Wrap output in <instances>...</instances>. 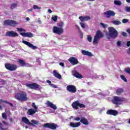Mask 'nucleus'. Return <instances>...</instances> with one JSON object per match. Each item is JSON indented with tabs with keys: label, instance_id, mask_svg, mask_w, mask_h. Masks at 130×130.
Returning <instances> with one entry per match:
<instances>
[{
	"label": "nucleus",
	"instance_id": "69168bd1",
	"mask_svg": "<svg viewBox=\"0 0 130 130\" xmlns=\"http://www.w3.org/2000/svg\"><path fill=\"white\" fill-rule=\"evenodd\" d=\"M9 119H10V121L11 122H13L14 121V120H13V118H10Z\"/></svg>",
	"mask_w": 130,
	"mask_h": 130
},
{
	"label": "nucleus",
	"instance_id": "bb28decb",
	"mask_svg": "<svg viewBox=\"0 0 130 130\" xmlns=\"http://www.w3.org/2000/svg\"><path fill=\"white\" fill-rule=\"evenodd\" d=\"M39 124V122L36 120H31L30 123L29 124L30 125H32V126H35V125H38Z\"/></svg>",
	"mask_w": 130,
	"mask_h": 130
},
{
	"label": "nucleus",
	"instance_id": "49530a36",
	"mask_svg": "<svg viewBox=\"0 0 130 130\" xmlns=\"http://www.w3.org/2000/svg\"><path fill=\"white\" fill-rule=\"evenodd\" d=\"M2 117L4 119H7V114L5 113H2Z\"/></svg>",
	"mask_w": 130,
	"mask_h": 130
},
{
	"label": "nucleus",
	"instance_id": "680f3d73",
	"mask_svg": "<svg viewBox=\"0 0 130 130\" xmlns=\"http://www.w3.org/2000/svg\"><path fill=\"white\" fill-rule=\"evenodd\" d=\"M27 11L28 12H32V11H33V9L31 8L30 9L27 10Z\"/></svg>",
	"mask_w": 130,
	"mask_h": 130
},
{
	"label": "nucleus",
	"instance_id": "2eb2a0df",
	"mask_svg": "<svg viewBox=\"0 0 130 130\" xmlns=\"http://www.w3.org/2000/svg\"><path fill=\"white\" fill-rule=\"evenodd\" d=\"M26 86L30 89H34L35 90H36V89H38V88H39V86L36 83L27 84H26Z\"/></svg>",
	"mask_w": 130,
	"mask_h": 130
},
{
	"label": "nucleus",
	"instance_id": "2f4dec72",
	"mask_svg": "<svg viewBox=\"0 0 130 130\" xmlns=\"http://www.w3.org/2000/svg\"><path fill=\"white\" fill-rule=\"evenodd\" d=\"M114 3L116 6H120V5H121V4H122L121 1H120L119 0H115L114 1Z\"/></svg>",
	"mask_w": 130,
	"mask_h": 130
},
{
	"label": "nucleus",
	"instance_id": "c9c22d12",
	"mask_svg": "<svg viewBox=\"0 0 130 130\" xmlns=\"http://www.w3.org/2000/svg\"><path fill=\"white\" fill-rule=\"evenodd\" d=\"M100 26L101 27H102V28H107L108 26L107 24H104L103 22L100 23Z\"/></svg>",
	"mask_w": 130,
	"mask_h": 130
},
{
	"label": "nucleus",
	"instance_id": "c756f323",
	"mask_svg": "<svg viewBox=\"0 0 130 130\" xmlns=\"http://www.w3.org/2000/svg\"><path fill=\"white\" fill-rule=\"evenodd\" d=\"M123 92V89L122 88H118L116 90V93L118 95H120Z\"/></svg>",
	"mask_w": 130,
	"mask_h": 130
},
{
	"label": "nucleus",
	"instance_id": "393cba45",
	"mask_svg": "<svg viewBox=\"0 0 130 130\" xmlns=\"http://www.w3.org/2000/svg\"><path fill=\"white\" fill-rule=\"evenodd\" d=\"M22 121L25 123V124H30V122L29 121V119L27 118L26 117H22Z\"/></svg>",
	"mask_w": 130,
	"mask_h": 130
},
{
	"label": "nucleus",
	"instance_id": "3c124183",
	"mask_svg": "<svg viewBox=\"0 0 130 130\" xmlns=\"http://www.w3.org/2000/svg\"><path fill=\"white\" fill-rule=\"evenodd\" d=\"M80 24L81 25L82 28H83V29L85 28H86V26H85V24L80 22Z\"/></svg>",
	"mask_w": 130,
	"mask_h": 130
},
{
	"label": "nucleus",
	"instance_id": "58836bf2",
	"mask_svg": "<svg viewBox=\"0 0 130 130\" xmlns=\"http://www.w3.org/2000/svg\"><path fill=\"white\" fill-rule=\"evenodd\" d=\"M57 16H54L53 15L52 16V20H53V21H54V22H56V21H57Z\"/></svg>",
	"mask_w": 130,
	"mask_h": 130
},
{
	"label": "nucleus",
	"instance_id": "39448f33",
	"mask_svg": "<svg viewBox=\"0 0 130 130\" xmlns=\"http://www.w3.org/2000/svg\"><path fill=\"white\" fill-rule=\"evenodd\" d=\"M19 23H18L17 21L15 20H6L4 21L3 25L4 26H16V25H18Z\"/></svg>",
	"mask_w": 130,
	"mask_h": 130
},
{
	"label": "nucleus",
	"instance_id": "0eeeda50",
	"mask_svg": "<svg viewBox=\"0 0 130 130\" xmlns=\"http://www.w3.org/2000/svg\"><path fill=\"white\" fill-rule=\"evenodd\" d=\"M125 101V99L123 98L114 96L113 100V103H114V104H121V102Z\"/></svg>",
	"mask_w": 130,
	"mask_h": 130
},
{
	"label": "nucleus",
	"instance_id": "338daca9",
	"mask_svg": "<svg viewBox=\"0 0 130 130\" xmlns=\"http://www.w3.org/2000/svg\"><path fill=\"white\" fill-rule=\"evenodd\" d=\"M127 33H128V34H129V35H130V29H127Z\"/></svg>",
	"mask_w": 130,
	"mask_h": 130
},
{
	"label": "nucleus",
	"instance_id": "4c0bfd02",
	"mask_svg": "<svg viewBox=\"0 0 130 130\" xmlns=\"http://www.w3.org/2000/svg\"><path fill=\"white\" fill-rule=\"evenodd\" d=\"M58 26L59 27V28H62V27H63V25H64V23H63V22H60L58 23Z\"/></svg>",
	"mask_w": 130,
	"mask_h": 130
},
{
	"label": "nucleus",
	"instance_id": "4468645a",
	"mask_svg": "<svg viewBox=\"0 0 130 130\" xmlns=\"http://www.w3.org/2000/svg\"><path fill=\"white\" fill-rule=\"evenodd\" d=\"M6 36H9V37H18L19 35H18V33L16 32V31H7L6 32Z\"/></svg>",
	"mask_w": 130,
	"mask_h": 130
},
{
	"label": "nucleus",
	"instance_id": "09e8293b",
	"mask_svg": "<svg viewBox=\"0 0 130 130\" xmlns=\"http://www.w3.org/2000/svg\"><path fill=\"white\" fill-rule=\"evenodd\" d=\"M125 72L130 75V68H127L125 70Z\"/></svg>",
	"mask_w": 130,
	"mask_h": 130
},
{
	"label": "nucleus",
	"instance_id": "e433bc0d",
	"mask_svg": "<svg viewBox=\"0 0 130 130\" xmlns=\"http://www.w3.org/2000/svg\"><path fill=\"white\" fill-rule=\"evenodd\" d=\"M32 8L34 10H41V7L37 6V5H34Z\"/></svg>",
	"mask_w": 130,
	"mask_h": 130
},
{
	"label": "nucleus",
	"instance_id": "473e14b6",
	"mask_svg": "<svg viewBox=\"0 0 130 130\" xmlns=\"http://www.w3.org/2000/svg\"><path fill=\"white\" fill-rule=\"evenodd\" d=\"M92 36L90 35L87 36V40L88 42H92Z\"/></svg>",
	"mask_w": 130,
	"mask_h": 130
},
{
	"label": "nucleus",
	"instance_id": "e2e57ef3",
	"mask_svg": "<svg viewBox=\"0 0 130 130\" xmlns=\"http://www.w3.org/2000/svg\"><path fill=\"white\" fill-rule=\"evenodd\" d=\"M38 22L39 24H41V20H40V19H38Z\"/></svg>",
	"mask_w": 130,
	"mask_h": 130
},
{
	"label": "nucleus",
	"instance_id": "f3484780",
	"mask_svg": "<svg viewBox=\"0 0 130 130\" xmlns=\"http://www.w3.org/2000/svg\"><path fill=\"white\" fill-rule=\"evenodd\" d=\"M46 105L50 108H52L54 110H56L57 109V107L56 105L53 104L52 103L50 102V101H47L46 103Z\"/></svg>",
	"mask_w": 130,
	"mask_h": 130
},
{
	"label": "nucleus",
	"instance_id": "0e129e2a",
	"mask_svg": "<svg viewBox=\"0 0 130 130\" xmlns=\"http://www.w3.org/2000/svg\"><path fill=\"white\" fill-rule=\"evenodd\" d=\"M47 83H48V84H50H50H51V81H50V80H47Z\"/></svg>",
	"mask_w": 130,
	"mask_h": 130
},
{
	"label": "nucleus",
	"instance_id": "72a5a7b5",
	"mask_svg": "<svg viewBox=\"0 0 130 130\" xmlns=\"http://www.w3.org/2000/svg\"><path fill=\"white\" fill-rule=\"evenodd\" d=\"M113 24H114V25H120L121 24V22L118 20H114L112 21Z\"/></svg>",
	"mask_w": 130,
	"mask_h": 130
},
{
	"label": "nucleus",
	"instance_id": "13d9d810",
	"mask_svg": "<svg viewBox=\"0 0 130 130\" xmlns=\"http://www.w3.org/2000/svg\"><path fill=\"white\" fill-rule=\"evenodd\" d=\"M59 66H60L61 67H62L63 68L64 67V63H63V62H60Z\"/></svg>",
	"mask_w": 130,
	"mask_h": 130
},
{
	"label": "nucleus",
	"instance_id": "aec40b11",
	"mask_svg": "<svg viewBox=\"0 0 130 130\" xmlns=\"http://www.w3.org/2000/svg\"><path fill=\"white\" fill-rule=\"evenodd\" d=\"M107 114H110L111 115H117L118 114V112H117V111L114 110H108L107 112Z\"/></svg>",
	"mask_w": 130,
	"mask_h": 130
},
{
	"label": "nucleus",
	"instance_id": "412c9836",
	"mask_svg": "<svg viewBox=\"0 0 130 130\" xmlns=\"http://www.w3.org/2000/svg\"><path fill=\"white\" fill-rule=\"evenodd\" d=\"M80 121L82 122V123L85 124V125H88L89 124V121H88V120L84 117H81Z\"/></svg>",
	"mask_w": 130,
	"mask_h": 130
},
{
	"label": "nucleus",
	"instance_id": "6ab92c4d",
	"mask_svg": "<svg viewBox=\"0 0 130 130\" xmlns=\"http://www.w3.org/2000/svg\"><path fill=\"white\" fill-rule=\"evenodd\" d=\"M79 19L81 21V22H85V21H88V20H90L91 18L89 16H80Z\"/></svg>",
	"mask_w": 130,
	"mask_h": 130
},
{
	"label": "nucleus",
	"instance_id": "37998d69",
	"mask_svg": "<svg viewBox=\"0 0 130 130\" xmlns=\"http://www.w3.org/2000/svg\"><path fill=\"white\" fill-rule=\"evenodd\" d=\"M122 41H118L116 43L117 44V46H118V47H120V46H121V43H122Z\"/></svg>",
	"mask_w": 130,
	"mask_h": 130
},
{
	"label": "nucleus",
	"instance_id": "423d86ee",
	"mask_svg": "<svg viewBox=\"0 0 130 130\" xmlns=\"http://www.w3.org/2000/svg\"><path fill=\"white\" fill-rule=\"evenodd\" d=\"M72 107L74 109H79V107L80 108H85L86 106L83 104H80L79 101H76L73 103Z\"/></svg>",
	"mask_w": 130,
	"mask_h": 130
},
{
	"label": "nucleus",
	"instance_id": "a19ab883",
	"mask_svg": "<svg viewBox=\"0 0 130 130\" xmlns=\"http://www.w3.org/2000/svg\"><path fill=\"white\" fill-rule=\"evenodd\" d=\"M17 31L18 32H26V30L22 28H17Z\"/></svg>",
	"mask_w": 130,
	"mask_h": 130
},
{
	"label": "nucleus",
	"instance_id": "4be33fe9",
	"mask_svg": "<svg viewBox=\"0 0 130 130\" xmlns=\"http://www.w3.org/2000/svg\"><path fill=\"white\" fill-rule=\"evenodd\" d=\"M53 75L54 76V77H55V78H57V79H61V75H60L58 72L56 70H54L53 71Z\"/></svg>",
	"mask_w": 130,
	"mask_h": 130
},
{
	"label": "nucleus",
	"instance_id": "cd10ccee",
	"mask_svg": "<svg viewBox=\"0 0 130 130\" xmlns=\"http://www.w3.org/2000/svg\"><path fill=\"white\" fill-rule=\"evenodd\" d=\"M0 103L1 104H6V103H7L8 104H9V105H10V106H11V107H14V105L11 103H9V102L7 101H4L2 99L0 100Z\"/></svg>",
	"mask_w": 130,
	"mask_h": 130
},
{
	"label": "nucleus",
	"instance_id": "8fccbe9b",
	"mask_svg": "<svg viewBox=\"0 0 130 130\" xmlns=\"http://www.w3.org/2000/svg\"><path fill=\"white\" fill-rule=\"evenodd\" d=\"M121 35H122V36H124V37H126V36H127V34L125 32L122 31Z\"/></svg>",
	"mask_w": 130,
	"mask_h": 130
},
{
	"label": "nucleus",
	"instance_id": "4d7b16f0",
	"mask_svg": "<svg viewBox=\"0 0 130 130\" xmlns=\"http://www.w3.org/2000/svg\"><path fill=\"white\" fill-rule=\"evenodd\" d=\"M126 45H127V47H130V41L127 42Z\"/></svg>",
	"mask_w": 130,
	"mask_h": 130
},
{
	"label": "nucleus",
	"instance_id": "052dcab7",
	"mask_svg": "<svg viewBox=\"0 0 130 130\" xmlns=\"http://www.w3.org/2000/svg\"><path fill=\"white\" fill-rule=\"evenodd\" d=\"M48 12L50 14H51V13H52V11H51V9H48Z\"/></svg>",
	"mask_w": 130,
	"mask_h": 130
},
{
	"label": "nucleus",
	"instance_id": "a878e982",
	"mask_svg": "<svg viewBox=\"0 0 130 130\" xmlns=\"http://www.w3.org/2000/svg\"><path fill=\"white\" fill-rule=\"evenodd\" d=\"M37 111L33 109H29L28 110V114L29 115H34V114H35Z\"/></svg>",
	"mask_w": 130,
	"mask_h": 130
},
{
	"label": "nucleus",
	"instance_id": "79ce46f5",
	"mask_svg": "<svg viewBox=\"0 0 130 130\" xmlns=\"http://www.w3.org/2000/svg\"><path fill=\"white\" fill-rule=\"evenodd\" d=\"M120 78L122 79V80L124 81V82H127V80H126V78H125V77L123 75H121L120 76Z\"/></svg>",
	"mask_w": 130,
	"mask_h": 130
},
{
	"label": "nucleus",
	"instance_id": "1a4fd4ad",
	"mask_svg": "<svg viewBox=\"0 0 130 130\" xmlns=\"http://www.w3.org/2000/svg\"><path fill=\"white\" fill-rule=\"evenodd\" d=\"M5 68L8 70V71H16L17 70V68H18L16 65L13 64H5Z\"/></svg>",
	"mask_w": 130,
	"mask_h": 130
},
{
	"label": "nucleus",
	"instance_id": "ddd939ff",
	"mask_svg": "<svg viewBox=\"0 0 130 130\" xmlns=\"http://www.w3.org/2000/svg\"><path fill=\"white\" fill-rule=\"evenodd\" d=\"M68 60L73 66H75V64H78V63H79L78 59L76 58L75 57H70Z\"/></svg>",
	"mask_w": 130,
	"mask_h": 130
},
{
	"label": "nucleus",
	"instance_id": "9b49d317",
	"mask_svg": "<svg viewBox=\"0 0 130 130\" xmlns=\"http://www.w3.org/2000/svg\"><path fill=\"white\" fill-rule=\"evenodd\" d=\"M104 15L106 16L107 18H110V17L115 16V12L111 10H108L104 12Z\"/></svg>",
	"mask_w": 130,
	"mask_h": 130
},
{
	"label": "nucleus",
	"instance_id": "dca6fc26",
	"mask_svg": "<svg viewBox=\"0 0 130 130\" xmlns=\"http://www.w3.org/2000/svg\"><path fill=\"white\" fill-rule=\"evenodd\" d=\"M20 35L23 37H27L28 38H32L33 34L32 32H20Z\"/></svg>",
	"mask_w": 130,
	"mask_h": 130
},
{
	"label": "nucleus",
	"instance_id": "c03bdc74",
	"mask_svg": "<svg viewBox=\"0 0 130 130\" xmlns=\"http://www.w3.org/2000/svg\"><path fill=\"white\" fill-rule=\"evenodd\" d=\"M23 67H26V68H27V67L30 68V67H32V65H31V64H29L28 63H25L24 66H23Z\"/></svg>",
	"mask_w": 130,
	"mask_h": 130
},
{
	"label": "nucleus",
	"instance_id": "7c9ffc66",
	"mask_svg": "<svg viewBox=\"0 0 130 130\" xmlns=\"http://www.w3.org/2000/svg\"><path fill=\"white\" fill-rule=\"evenodd\" d=\"M31 106L32 108H34V110L38 112V110H37V109H38V106H36L35 103H32Z\"/></svg>",
	"mask_w": 130,
	"mask_h": 130
},
{
	"label": "nucleus",
	"instance_id": "6e6d98bb",
	"mask_svg": "<svg viewBox=\"0 0 130 130\" xmlns=\"http://www.w3.org/2000/svg\"><path fill=\"white\" fill-rule=\"evenodd\" d=\"M50 86H51V87H52V88H57V87H56L55 85L52 84V83L50 84Z\"/></svg>",
	"mask_w": 130,
	"mask_h": 130
},
{
	"label": "nucleus",
	"instance_id": "de8ad7c7",
	"mask_svg": "<svg viewBox=\"0 0 130 130\" xmlns=\"http://www.w3.org/2000/svg\"><path fill=\"white\" fill-rule=\"evenodd\" d=\"M125 11H126V12L130 13V7H128L127 6L125 7Z\"/></svg>",
	"mask_w": 130,
	"mask_h": 130
},
{
	"label": "nucleus",
	"instance_id": "f257e3e1",
	"mask_svg": "<svg viewBox=\"0 0 130 130\" xmlns=\"http://www.w3.org/2000/svg\"><path fill=\"white\" fill-rule=\"evenodd\" d=\"M109 32L106 34V36L108 39L110 38H117L118 37V32L116 30L115 28L112 27L108 28Z\"/></svg>",
	"mask_w": 130,
	"mask_h": 130
},
{
	"label": "nucleus",
	"instance_id": "f8f14e48",
	"mask_svg": "<svg viewBox=\"0 0 130 130\" xmlns=\"http://www.w3.org/2000/svg\"><path fill=\"white\" fill-rule=\"evenodd\" d=\"M22 43L23 44H25L28 47H29V48H31V49H37L38 47L36 46H34L33 44H31L30 42L27 41H22Z\"/></svg>",
	"mask_w": 130,
	"mask_h": 130
},
{
	"label": "nucleus",
	"instance_id": "5fc2aeb1",
	"mask_svg": "<svg viewBox=\"0 0 130 130\" xmlns=\"http://www.w3.org/2000/svg\"><path fill=\"white\" fill-rule=\"evenodd\" d=\"M75 27L76 28V29H78V31H79V32H81V30L80 29V27H79L78 25L75 24Z\"/></svg>",
	"mask_w": 130,
	"mask_h": 130
},
{
	"label": "nucleus",
	"instance_id": "7ed1b4c3",
	"mask_svg": "<svg viewBox=\"0 0 130 130\" xmlns=\"http://www.w3.org/2000/svg\"><path fill=\"white\" fill-rule=\"evenodd\" d=\"M102 37H103V34H102L100 30H98L93 38L92 44L93 45L98 44V43H99V40H100V38H102Z\"/></svg>",
	"mask_w": 130,
	"mask_h": 130
},
{
	"label": "nucleus",
	"instance_id": "f704fd0d",
	"mask_svg": "<svg viewBox=\"0 0 130 130\" xmlns=\"http://www.w3.org/2000/svg\"><path fill=\"white\" fill-rule=\"evenodd\" d=\"M18 62L20 63L21 67H24L25 66V62L23 60H18Z\"/></svg>",
	"mask_w": 130,
	"mask_h": 130
},
{
	"label": "nucleus",
	"instance_id": "ea45409f",
	"mask_svg": "<svg viewBox=\"0 0 130 130\" xmlns=\"http://www.w3.org/2000/svg\"><path fill=\"white\" fill-rule=\"evenodd\" d=\"M17 4L16 3H13L12 4L11 6V9L12 10H13V9H15V8H17Z\"/></svg>",
	"mask_w": 130,
	"mask_h": 130
},
{
	"label": "nucleus",
	"instance_id": "b1692460",
	"mask_svg": "<svg viewBox=\"0 0 130 130\" xmlns=\"http://www.w3.org/2000/svg\"><path fill=\"white\" fill-rule=\"evenodd\" d=\"M73 75L76 78H77L78 79H82L83 78V76L80 74L78 72H73Z\"/></svg>",
	"mask_w": 130,
	"mask_h": 130
},
{
	"label": "nucleus",
	"instance_id": "f03ea898",
	"mask_svg": "<svg viewBox=\"0 0 130 130\" xmlns=\"http://www.w3.org/2000/svg\"><path fill=\"white\" fill-rule=\"evenodd\" d=\"M15 98L19 100V101H27L28 97L27 96V93L25 91H21L15 94Z\"/></svg>",
	"mask_w": 130,
	"mask_h": 130
},
{
	"label": "nucleus",
	"instance_id": "9d476101",
	"mask_svg": "<svg viewBox=\"0 0 130 130\" xmlns=\"http://www.w3.org/2000/svg\"><path fill=\"white\" fill-rule=\"evenodd\" d=\"M66 89L68 92L70 93H76L77 92V88L73 85H70L67 86Z\"/></svg>",
	"mask_w": 130,
	"mask_h": 130
},
{
	"label": "nucleus",
	"instance_id": "a211bd4d",
	"mask_svg": "<svg viewBox=\"0 0 130 130\" xmlns=\"http://www.w3.org/2000/svg\"><path fill=\"white\" fill-rule=\"evenodd\" d=\"M81 53L83 55H87V56L92 57L93 56V54L91 52H89L88 51L82 50H81Z\"/></svg>",
	"mask_w": 130,
	"mask_h": 130
},
{
	"label": "nucleus",
	"instance_id": "774afa93",
	"mask_svg": "<svg viewBox=\"0 0 130 130\" xmlns=\"http://www.w3.org/2000/svg\"><path fill=\"white\" fill-rule=\"evenodd\" d=\"M26 21H30V18H29V17H27L26 18Z\"/></svg>",
	"mask_w": 130,
	"mask_h": 130
},
{
	"label": "nucleus",
	"instance_id": "c85d7f7f",
	"mask_svg": "<svg viewBox=\"0 0 130 130\" xmlns=\"http://www.w3.org/2000/svg\"><path fill=\"white\" fill-rule=\"evenodd\" d=\"M94 76L95 79H99V80H104V79H105V77L102 75L98 76L95 74Z\"/></svg>",
	"mask_w": 130,
	"mask_h": 130
},
{
	"label": "nucleus",
	"instance_id": "864d4df0",
	"mask_svg": "<svg viewBox=\"0 0 130 130\" xmlns=\"http://www.w3.org/2000/svg\"><path fill=\"white\" fill-rule=\"evenodd\" d=\"M74 120H76V121H79L81 120V118H80V117L75 118Z\"/></svg>",
	"mask_w": 130,
	"mask_h": 130
},
{
	"label": "nucleus",
	"instance_id": "5701e85b",
	"mask_svg": "<svg viewBox=\"0 0 130 130\" xmlns=\"http://www.w3.org/2000/svg\"><path fill=\"white\" fill-rule=\"evenodd\" d=\"M70 126H71L72 127H78V126H80V125H81V122H78V123H74V122H71L70 123Z\"/></svg>",
	"mask_w": 130,
	"mask_h": 130
},
{
	"label": "nucleus",
	"instance_id": "bf43d9fd",
	"mask_svg": "<svg viewBox=\"0 0 130 130\" xmlns=\"http://www.w3.org/2000/svg\"><path fill=\"white\" fill-rule=\"evenodd\" d=\"M3 123L4 124V125H8V123H7L6 121H3Z\"/></svg>",
	"mask_w": 130,
	"mask_h": 130
},
{
	"label": "nucleus",
	"instance_id": "6e6552de",
	"mask_svg": "<svg viewBox=\"0 0 130 130\" xmlns=\"http://www.w3.org/2000/svg\"><path fill=\"white\" fill-rule=\"evenodd\" d=\"M43 126L44 127H47L48 128H50L51 129H56V128L58 127L57 124L49 123H44Z\"/></svg>",
	"mask_w": 130,
	"mask_h": 130
},
{
	"label": "nucleus",
	"instance_id": "20e7f679",
	"mask_svg": "<svg viewBox=\"0 0 130 130\" xmlns=\"http://www.w3.org/2000/svg\"><path fill=\"white\" fill-rule=\"evenodd\" d=\"M52 32L54 34H57L58 35H61L63 33V28L59 27L58 26H54L52 28Z\"/></svg>",
	"mask_w": 130,
	"mask_h": 130
},
{
	"label": "nucleus",
	"instance_id": "603ef678",
	"mask_svg": "<svg viewBox=\"0 0 130 130\" xmlns=\"http://www.w3.org/2000/svg\"><path fill=\"white\" fill-rule=\"evenodd\" d=\"M128 22V20L126 19H124L122 20V23H123L124 24H125V23H127Z\"/></svg>",
	"mask_w": 130,
	"mask_h": 130
},
{
	"label": "nucleus",
	"instance_id": "a18cd8bd",
	"mask_svg": "<svg viewBox=\"0 0 130 130\" xmlns=\"http://www.w3.org/2000/svg\"><path fill=\"white\" fill-rule=\"evenodd\" d=\"M3 126L2 124V123H0V129H2V130H8V128H3Z\"/></svg>",
	"mask_w": 130,
	"mask_h": 130
}]
</instances>
